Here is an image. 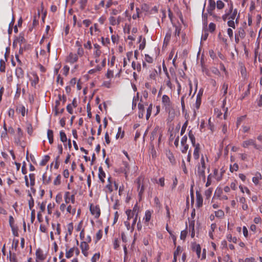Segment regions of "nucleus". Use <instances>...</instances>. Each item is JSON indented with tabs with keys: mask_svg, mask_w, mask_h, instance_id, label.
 <instances>
[{
	"mask_svg": "<svg viewBox=\"0 0 262 262\" xmlns=\"http://www.w3.org/2000/svg\"><path fill=\"white\" fill-rule=\"evenodd\" d=\"M192 249L193 251H195L198 257L200 258L201 252V247L200 245L199 244H195L194 246H193Z\"/></svg>",
	"mask_w": 262,
	"mask_h": 262,
	"instance_id": "473e14b6",
	"label": "nucleus"
},
{
	"mask_svg": "<svg viewBox=\"0 0 262 262\" xmlns=\"http://www.w3.org/2000/svg\"><path fill=\"white\" fill-rule=\"evenodd\" d=\"M203 199L201 194L199 192H196V205L198 207H200L203 205Z\"/></svg>",
	"mask_w": 262,
	"mask_h": 262,
	"instance_id": "f3484780",
	"label": "nucleus"
},
{
	"mask_svg": "<svg viewBox=\"0 0 262 262\" xmlns=\"http://www.w3.org/2000/svg\"><path fill=\"white\" fill-rule=\"evenodd\" d=\"M78 60V56L76 53L71 52L69 53L66 58V62L70 64H73L76 62Z\"/></svg>",
	"mask_w": 262,
	"mask_h": 262,
	"instance_id": "1a4fd4ad",
	"label": "nucleus"
},
{
	"mask_svg": "<svg viewBox=\"0 0 262 262\" xmlns=\"http://www.w3.org/2000/svg\"><path fill=\"white\" fill-rule=\"evenodd\" d=\"M215 6L216 3L214 0H209V4L207 8V11L210 15H213V11L215 8Z\"/></svg>",
	"mask_w": 262,
	"mask_h": 262,
	"instance_id": "9b49d317",
	"label": "nucleus"
},
{
	"mask_svg": "<svg viewBox=\"0 0 262 262\" xmlns=\"http://www.w3.org/2000/svg\"><path fill=\"white\" fill-rule=\"evenodd\" d=\"M162 105L165 112L168 113L169 116H174V109L172 102L169 97L167 95H163L162 97Z\"/></svg>",
	"mask_w": 262,
	"mask_h": 262,
	"instance_id": "f03ea898",
	"label": "nucleus"
},
{
	"mask_svg": "<svg viewBox=\"0 0 262 262\" xmlns=\"http://www.w3.org/2000/svg\"><path fill=\"white\" fill-rule=\"evenodd\" d=\"M37 205L39 207L40 210L39 211H41V213L45 211L46 206V202H42L41 203L38 202Z\"/></svg>",
	"mask_w": 262,
	"mask_h": 262,
	"instance_id": "09e8293b",
	"label": "nucleus"
},
{
	"mask_svg": "<svg viewBox=\"0 0 262 262\" xmlns=\"http://www.w3.org/2000/svg\"><path fill=\"white\" fill-rule=\"evenodd\" d=\"M132 66L134 70H136L138 72L141 71V66L140 63H136L135 61H133L132 63Z\"/></svg>",
	"mask_w": 262,
	"mask_h": 262,
	"instance_id": "c03bdc74",
	"label": "nucleus"
},
{
	"mask_svg": "<svg viewBox=\"0 0 262 262\" xmlns=\"http://www.w3.org/2000/svg\"><path fill=\"white\" fill-rule=\"evenodd\" d=\"M100 39L101 43L105 47H108V45L110 43V40L108 37L104 38V37H101Z\"/></svg>",
	"mask_w": 262,
	"mask_h": 262,
	"instance_id": "a19ab883",
	"label": "nucleus"
},
{
	"mask_svg": "<svg viewBox=\"0 0 262 262\" xmlns=\"http://www.w3.org/2000/svg\"><path fill=\"white\" fill-rule=\"evenodd\" d=\"M29 196L30 197V199L28 201L29 207V209L30 210H32V209H33V208L34 205V200H33L31 193H29Z\"/></svg>",
	"mask_w": 262,
	"mask_h": 262,
	"instance_id": "603ef678",
	"label": "nucleus"
},
{
	"mask_svg": "<svg viewBox=\"0 0 262 262\" xmlns=\"http://www.w3.org/2000/svg\"><path fill=\"white\" fill-rule=\"evenodd\" d=\"M98 171H99V173H98L99 179L102 183H104L105 182L104 178L105 177V173L104 171V170H103V168L102 167H99Z\"/></svg>",
	"mask_w": 262,
	"mask_h": 262,
	"instance_id": "aec40b11",
	"label": "nucleus"
},
{
	"mask_svg": "<svg viewBox=\"0 0 262 262\" xmlns=\"http://www.w3.org/2000/svg\"><path fill=\"white\" fill-rule=\"evenodd\" d=\"M241 146L244 148H248L250 146H252L255 149L259 150H260L262 148L261 146L257 144L256 141L254 139L251 138L247 139L243 141L241 144Z\"/></svg>",
	"mask_w": 262,
	"mask_h": 262,
	"instance_id": "7ed1b4c3",
	"label": "nucleus"
},
{
	"mask_svg": "<svg viewBox=\"0 0 262 262\" xmlns=\"http://www.w3.org/2000/svg\"><path fill=\"white\" fill-rule=\"evenodd\" d=\"M20 93H21L20 86L19 84H17V86H16V91L15 96H14L15 98H16V99L20 97Z\"/></svg>",
	"mask_w": 262,
	"mask_h": 262,
	"instance_id": "bf43d9fd",
	"label": "nucleus"
},
{
	"mask_svg": "<svg viewBox=\"0 0 262 262\" xmlns=\"http://www.w3.org/2000/svg\"><path fill=\"white\" fill-rule=\"evenodd\" d=\"M47 137L49 142L50 144H53L54 142V135L53 131L51 129H48L47 131Z\"/></svg>",
	"mask_w": 262,
	"mask_h": 262,
	"instance_id": "bb28decb",
	"label": "nucleus"
},
{
	"mask_svg": "<svg viewBox=\"0 0 262 262\" xmlns=\"http://www.w3.org/2000/svg\"><path fill=\"white\" fill-rule=\"evenodd\" d=\"M74 253V247L68 250L66 249V257L67 258H70L72 257Z\"/></svg>",
	"mask_w": 262,
	"mask_h": 262,
	"instance_id": "c9c22d12",
	"label": "nucleus"
},
{
	"mask_svg": "<svg viewBox=\"0 0 262 262\" xmlns=\"http://www.w3.org/2000/svg\"><path fill=\"white\" fill-rule=\"evenodd\" d=\"M61 178V177L60 174H58L53 181L54 185H56V186L60 185Z\"/></svg>",
	"mask_w": 262,
	"mask_h": 262,
	"instance_id": "680f3d73",
	"label": "nucleus"
},
{
	"mask_svg": "<svg viewBox=\"0 0 262 262\" xmlns=\"http://www.w3.org/2000/svg\"><path fill=\"white\" fill-rule=\"evenodd\" d=\"M64 199L66 204L69 203L70 202L74 204L75 203V195L74 194L70 195V192L67 191L64 194Z\"/></svg>",
	"mask_w": 262,
	"mask_h": 262,
	"instance_id": "ddd939ff",
	"label": "nucleus"
},
{
	"mask_svg": "<svg viewBox=\"0 0 262 262\" xmlns=\"http://www.w3.org/2000/svg\"><path fill=\"white\" fill-rule=\"evenodd\" d=\"M235 34L241 37V39H244L246 36V32L244 28L240 27L238 28L237 31L235 32Z\"/></svg>",
	"mask_w": 262,
	"mask_h": 262,
	"instance_id": "6ab92c4d",
	"label": "nucleus"
},
{
	"mask_svg": "<svg viewBox=\"0 0 262 262\" xmlns=\"http://www.w3.org/2000/svg\"><path fill=\"white\" fill-rule=\"evenodd\" d=\"M228 89V84L226 83H224L222 85V90L223 91V97H225L224 100L223 101V103L226 102V95L227 94Z\"/></svg>",
	"mask_w": 262,
	"mask_h": 262,
	"instance_id": "c85d7f7f",
	"label": "nucleus"
},
{
	"mask_svg": "<svg viewBox=\"0 0 262 262\" xmlns=\"http://www.w3.org/2000/svg\"><path fill=\"white\" fill-rule=\"evenodd\" d=\"M227 5L228 9L226 10V13L229 17V20L227 22V24L229 27L235 29V25L234 20L237 16V10L236 9L233 10V5L232 1H230Z\"/></svg>",
	"mask_w": 262,
	"mask_h": 262,
	"instance_id": "f257e3e1",
	"label": "nucleus"
},
{
	"mask_svg": "<svg viewBox=\"0 0 262 262\" xmlns=\"http://www.w3.org/2000/svg\"><path fill=\"white\" fill-rule=\"evenodd\" d=\"M103 231L102 230H99L96 234L95 242L97 243L100 241L102 237Z\"/></svg>",
	"mask_w": 262,
	"mask_h": 262,
	"instance_id": "a18cd8bd",
	"label": "nucleus"
},
{
	"mask_svg": "<svg viewBox=\"0 0 262 262\" xmlns=\"http://www.w3.org/2000/svg\"><path fill=\"white\" fill-rule=\"evenodd\" d=\"M151 212L150 210H146L145 213V216L143 217V220L145 224H148V222L151 219Z\"/></svg>",
	"mask_w": 262,
	"mask_h": 262,
	"instance_id": "a878e982",
	"label": "nucleus"
},
{
	"mask_svg": "<svg viewBox=\"0 0 262 262\" xmlns=\"http://www.w3.org/2000/svg\"><path fill=\"white\" fill-rule=\"evenodd\" d=\"M215 3L216 5L217 9L219 10L223 9L225 7L224 3L221 0L217 1L216 3Z\"/></svg>",
	"mask_w": 262,
	"mask_h": 262,
	"instance_id": "69168bd1",
	"label": "nucleus"
},
{
	"mask_svg": "<svg viewBox=\"0 0 262 262\" xmlns=\"http://www.w3.org/2000/svg\"><path fill=\"white\" fill-rule=\"evenodd\" d=\"M9 258L11 262H17L16 254L15 253H12L10 251H9Z\"/></svg>",
	"mask_w": 262,
	"mask_h": 262,
	"instance_id": "13d9d810",
	"label": "nucleus"
},
{
	"mask_svg": "<svg viewBox=\"0 0 262 262\" xmlns=\"http://www.w3.org/2000/svg\"><path fill=\"white\" fill-rule=\"evenodd\" d=\"M187 233H188V232H187L186 228L185 230L182 231L181 232V234H180L181 239L183 240V241L185 240V238L187 235Z\"/></svg>",
	"mask_w": 262,
	"mask_h": 262,
	"instance_id": "774afa93",
	"label": "nucleus"
},
{
	"mask_svg": "<svg viewBox=\"0 0 262 262\" xmlns=\"http://www.w3.org/2000/svg\"><path fill=\"white\" fill-rule=\"evenodd\" d=\"M15 74L17 78H21L24 77V72L22 68L20 67H17L15 70Z\"/></svg>",
	"mask_w": 262,
	"mask_h": 262,
	"instance_id": "393cba45",
	"label": "nucleus"
},
{
	"mask_svg": "<svg viewBox=\"0 0 262 262\" xmlns=\"http://www.w3.org/2000/svg\"><path fill=\"white\" fill-rule=\"evenodd\" d=\"M77 55L79 57H82L84 54V50L83 48H82V46L81 44H79L78 46V48L77 50Z\"/></svg>",
	"mask_w": 262,
	"mask_h": 262,
	"instance_id": "de8ad7c7",
	"label": "nucleus"
},
{
	"mask_svg": "<svg viewBox=\"0 0 262 262\" xmlns=\"http://www.w3.org/2000/svg\"><path fill=\"white\" fill-rule=\"evenodd\" d=\"M136 13L134 14L132 16V18L134 19H136L137 18H139V16H140V14L141 12V11L139 7H137L136 8Z\"/></svg>",
	"mask_w": 262,
	"mask_h": 262,
	"instance_id": "4d7b16f0",
	"label": "nucleus"
},
{
	"mask_svg": "<svg viewBox=\"0 0 262 262\" xmlns=\"http://www.w3.org/2000/svg\"><path fill=\"white\" fill-rule=\"evenodd\" d=\"M138 108L139 110V118H142L143 116V113L144 111V104L141 103L138 104Z\"/></svg>",
	"mask_w": 262,
	"mask_h": 262,
	"instance_id": "ea45409f",
	"label": "nucleus"
},
{
	"mask_svg": "<svg viewBox=\"0 0 262 262\" xmlns=\"http://www.w3.org/2000/svg\"><path fill=\"white\" fill-rule=\"evenodd\" d=\"M35 255L36 262H42L46 258V256L40 248H38L36 250Z\"/></svg>",
	"mask_w": 262,
	"mask_h": 262,
	"instance_id": "6e6552de",
	"label": "nucleus"
},
{
	"mask_svg": "<svg viewBox=\"0 0 262 262\" xmlns=\"http://www.w3.org/2000/svg\"><path fill=\"white\" fill-rule=\"evenodd\" d=\"M122 10L121 9V7H118L117 9H113L112 10V11L111 12V14L112 15H117L119 14L121 12Z\"/></svg>",
	"mask_w": 262,
	"mask_h": 262,
	"instance_id": "6e6d98bb",
	"label": "nucleus"
},
{
	"mask_svg": "<svg viewBox=\"0 0 262 262\" xmlns=\"http://www.w3.org/2000/svg\"><path fill=\"white\" fill-rule=\"evenodd\" d=\"M202 95L203 93L200 91L196 95V101L194 104V106L196 110H198L200 107L202 101Z\"/></svg>",
	"mask_w": 262,
	"mask_h": 262,
	"instance_id": "dca6fc26",
	"label": "nucleus"
},
{
	"mask_svg": "<svg viewBox=\"0 0 262 262\" xmlns=\"http://www.w3.org/2000/svg\"><path fill=\"white\" fill-rule=\"evenodd\" d=\"M50 156L48 155H46L45 156L44 158L40 161V165L41 166H45L47 162L50 160Z\"/></svg>",
	"mask_w": 262,
	"mask_h": 262,
	"instance_id": "3c124183",
	"label": "nucleus"
},
{
	"mask_svg": "<svg viewBox=\"0 0 262 262\" xmlns=\"http://www.w3.org/2000/svg\"><path fill=\"white\" fill-rule=\"evenodd\" d=\"M197 167L206 168V163L204 156L203 155H202L200 163L198 164Z\"/></svg>",
	"mask_w": 262,
	"mask_h": 262,
	"instance_id": "8fccbe9b",
	"label": "nucleus"
},
{
	"mask_svg": "<svg viewBox=\"0 0 262 262\" xmlns=\"http://www.w3.org/2000/svg\"><path fill=\"white\" fill-rule=\"evenodd\" d=\"M123 167L122 168V171L125 175H127L129 172V166L127 162H123Z\"/></svg>",
	"mask_w": 262,
	"mask_h": 262,
	"instance_id": "4c0bfd02",
	"label": "nucleus"
},
{
	"mask_svg": "<svg viewBox=\"0 0 262 262\" xmlns=\"http://www.w3.org/2000/svg\"><path fill=\"white\" fill-rule=\"evenodd\" d=\"M216 228V225L215 223H212L211 224L210 229L209 231V236L210 238H211L212 239H214L213 233Z\"/></svg>",
	"mask_w": 262,
	"mask_h": 262,
	"instance_id": "c756f323",
	"label": "nucleus"
},
{
	"mask_svg": "<svg viewBox=\"0 0 262 262\" xmlns=\"http://www.w3.org/2000/svg\"><path fill=\"white\" fill-rule=\"evenodd\" d=\"M94 51L93 55L94 57H100L102 52L101 50V47L97 43L94 44Z\"/></svg>",
	"mask_w": 262,
	"mask_h": 262,
	"instance_id": "2eb2a0df",
	"label": "nucleus"
},
{
	"mask_svg": "<svg viewBox=\"0 0 262 262\" xmlns=\"http://www.w3.org/2000/svg\"><path fill=\"white\" fill-rule=\"evenodd\" d=\"M218 38L220 41L223 42L225 45L227 46V39L226 38L225 35L220 32L218 34Z\"/></svg>",
	"mask_w": 262,
	"mask_h": 262,
	"instance_id": "2f4dec72",
	"label": "nucleus"
},
{
	"mask_svg": "<svg viewBox=\"0 0 262 262\" xmlns=\"http://www.w3.org/2000/svg\"><path fill=\"white\" fill-rule=\"evenodd\" d=\"M239 167L237 163H234L233 165H230V171L231 172L233 171H237L238 170Z\"/></svg>",
	"mask_w": 262,
	"mask_h": 262,
	"instance_id": "338daca9",
	"label": "nucleus"
},
{
	"mask_svg": "<svg viewBox=\"0 0 262 262\" xmlns=\"http://www.w3.org/2000/svg\"><path fill=\"white\" fill-rule=\"evenodd\" d=\"M152 109V104H150L147 109L146 118V119L148 120L150 117L151 111Z\"/></svg>",
	"mask_w": 262,
	"mask_h": 262,
	"instance_id": "5fc2aeb1",
	"label": "nucleus"
},
{
	"mask_svg": "<svg viewBox=\"0 0 262 262\" xmlns=\"http://www.w3.org/2000/svg\"><path fill=\"white\" fill-rule=\"evenodd\" d=\"M24 133L20 127L17 129L16 134L14 137V142L18 146L25 147V142L24 141Z\"/></svg>",
	"mask_w": 262,
	"mask_h": 262,
	"instance_id": "20e7f679",
	"label": "nucleus"
},
{
	"mask_svg": "<svg viewBox=\"0 0 262 262\" xmlns=\"http://www.w3.org/2000/svg\"><path fill=\"white\" fill-rule=\"evenodd\" d=\"M227 239L230 242H232L234 243H236L237 242V239L236 237H232L231 234H229L227 235Z\"/></svg>",
	"mask_w": 262,
	"mask_h": 262,
	"instance_id": "e2e57ef3",
	"label": "nucleus"
},
{
	"mask_svg": "<svg viewBox=\"0 0 262 262\" xmlns=\"http://www.w3.org/2000/svg\"><path fill=\"white\" fill-rule=\"evenodd\" d=\"M166 157L169 159L170 162L172 164H174L176 162L172 152L170 150H167L166 153Z\"/></svg>",
	"mask_w": 262,
	"mask_h": 262,
	"instance_id": "b1692460",
	"label": "nucleus"
},
{
	"mask_svg": "<svg viewBox=\"0 0 262 262\" xmlns=\"http://www.w3.org/2000/svg\"><path fill=\"white\" fill-rule=\"evenodd\" d=\"M136 209H135V208H133V210H132L130 209H127L125 211V213L127 216V221L129 222V220L134 217L135 213L136 212Z\"/></svg>",
	"mask_w": 262,
	"mask_h": 262,
	"instance_id": "412c9836",
	"label": "nucleus"
},
{
	"mask_svg": "<svg viewBox=\"0 0 262 262\" xmlns=\"http://www.w3.org/2000/svg\"><path fill=\"white\" fill-rule=\"evenodd\" d=\"M187 137L184 136L181 140V151L183 154H186L189 148V145L187 144Z\"/></svg>",
	"mask_w": 262,
	"mask_h": 262,
	"instance_id": "0eeeda50",
	"label": "nucleus"
},
{
	"mask_svg": "<svg viewBox=\"0 0 262 262\" xmlns=\"http://www.w3.org/2000/svg\"><path fill=\"white\" fill-rule=\"evenodd\" d=\"M94 4V9L96 11H98L101 8L104 7L105 4L104 0H101L98 4H96L95 3Z\"/></svg>",
	"mask_w": 262,
	"mask_h": 262,
	"instance_id": "f704fd0d",
	"label": "nucleus"
},
{
	"mask_svg": "<svg viewBox=\"0 0 262 262\" xmlns=\"http://www.w3.org/2000/svg\"><path fill=\"white\" fill-rule=\"evenodd\" d=\"M78 3L79 4L80 9L83 10L85 9L87 6L88 0H79Z\"/></svg>",
	"mask_w": 262,
	"mask_h": 262,
	"instance_id": "e433bc0d",
	"label": "nucleus"
},
{
	"mask_svg": "<svg viewBox=\"0 0 262 262\" xmlns=\"http://www.w3.org/2000/svg\"><path fill=\"white\" fill-rule=\"evenodd\" d=\"M194 147V150L193 152V158L195 160H198L200 158V155L201 152L200 144H198Z\"/></svg>",
	"mask_w": 262,
	"mask_h": 262,
	"instance_id": "4468645a",
	"label": "nucleus"
},
{
	"mask_svg": "<svg viewBox=\"0 0 262 262\" xmlns=\"http://www.w3.org/2000/svg\"><path fill=\"white\" fill-rule=\"evenodd\" d=\"M206 168H201L197 167V173L198 176L200 178H202L203 181H205L206 179V176H205V170Z\"/></svg>",
	"mask_w": 262,
	"mask_h": 262,
	"instance_id": "a211bd4d",
	"label": "nucleus"
},
{
	"mask_svg": "<svg viewBox=\"0 0 262 262\" xmlns=\"http://www.w3.org/2000/svg\"><path fill=\"white\" fill-rule=\"evenodd\" d=\"M163 70L164 71H165V74L167 76V80H166V85L169 88V89H171L172 88V83L170 81V76H169V75L166 70V68H163Z\"/></svg>",
	"mask_w": 262,
	"mask_h": 262,
	"instance_id": "7c9ffc66",
	"label": "nucleus"
},
{
	"mask_svg": "<svg viewBox=\"0 0 262 262\" xmlns=\"http://www.w3.org/2000/svg\"><path fill=\"white\" fill-rule=\"evenodd\" d=\"M82 24L85 28H88L92 25V21L89 19H85L82 20Z\"/></svg>",
	"mask_w": 262,
	"mask_h": 262,
	"instance_id": "864d4df0",
	"label": "nucleus"
},
{
	"mask_svg": "<svg viewBox=\"0 0 262 262\" xmlns=\"http://www.w3.org/2000/svg\"><path fill=\"white\" fill-rule=\"evenodd\" d=\"M31 74L32 77L30 78V80L31 81V85L35 89L36 88V85L39 82V77L37 74L35 72L32 73Z\"/></svg>",
	"mask_w": 262,
	"mask_h": 262,
	"instance_id": "9d476101",
	"label": "nucleus"
},
{
	"mask_svg": "<svg viewBox=\"0 0 262 262\" xmlns=\"http://www.w3.org/2000/svg\"><path fill=\"white\" fill-rule=\"evenodd\" d=\"M189 230L190 232V235L192 238L194 237L195 231H194V222L192 221L189 224Z\"/></svg>",
	"mask_w": 262,
	"mask_h": 262,
	"instance_id": "cd10ccee",
	"label": "nucleus"
},
{
	"mask_svg": "<svg viewBox=\"0 0 262 262\" xmlns=\"http://www.w3.org/2000/svg\"><path fill=\"white\" fill-rule=\"evenodd\" d=\"M215 216L216 217L222 219L224 217L225 213L223 210L219 209L217 211L214 212Z\"/></svg>",
	"mask_w": 262,
	"mask_h": 262,
	"instance_id": "79ce46f5",
	"label": "nucleus"
},
{
	"mask_svg": "<svg viewBox=\"0 0 262 262\" xmlns=\"http://www.w3.org/2000/svg\"><path fill=\"white\" fill-rule=\"evenodd\" d=\"M59 135L60 141L63 143L66 142L67 141V138L66 134H65L63 130L60 131Z\"/></svg>",
	"mask_w": 262,
	"mask_h": 262,
	"instance_id": "37998d69",
	"label": "nucleus"
},
{
	"mask_svg": "<svg viewBox=\"0 0 262 262\" xmlns=\"http://www.w3.org/2000/svg\"><path fill=\"white\" fill-rule=\"evenodd\" d=\"M262 176L260 172H257L255 173V176L252 178V182L253 183L257 185L259 184V181L261 180Z\"/></svg>",
	"mask_w": 262,
	"mask_h": 262,
	"instance_id": "4be33fe9",
	"label": "nucleus"
},
{
	"mask_svg": "<svg viewBox=\"0 0 262 262\" xmlns=\"http://www.w3.org/2000/svg\"><path fill=\"white\" fill-rule=\"evenodd\" d=\"M89 33L91 36H98L101 33L100 29L97 23H94L90 27Z\"/></svg>",
	"mask_w": 262,
	"mask_h": 262,
	"instance_id": "39448f33",
	"label": "nucleus"
},
{
	"mask_svg": "<svg viewBox=\"0 0 262 262\" xmlns=\"http://www.w3.org/2000/svg\"><path fill=\"white\" fill-rule=\"evenodd\" d=\"M108 20L110 25L112 26L118 25V22L116 20V18L114 16H111L108 18Z\"/></svg>",
	"mask_w": 262,
	"mask_h": 262,
	"instance_id": "49530a36",
	"label": "nucleus"
},
{
	"mask_svg": "<svg viewBox=\"0 0 262 262\" xmlns=\"http://www.w3.org/2000/svg\"><path fill=\"white\" fill-rule=\"evenodd\" d=\"M80 247L81 249V252L82 254L85 257H87L89 254L88 251L89 249V246L88 245V243L82 241L80 243Z\"/></svg>",
	"mask_w": 262,
	"mask_h": 262,
	"instance_id": "f8f14e48",
	"label": "nucleus"
},
{
	"mask_svg": "<svg viewBox=\"0 0 262 262\" xmlns=\"http://www.w3.org/2000/svg\"><path fill=\"white\" fill-rule=\"evenodd\" d=\"M188 136L192 146H195L198 144H200L199 143H196L194 135L192 133V131L191 130H189L188 133Z\"/></svg>",
	"mask_w": 262,
	"mask_h": 262,
	"instance_id": "5701e85b",
	"label": "nucleus"
},
{
	"mask_svg": "<svg viewBox=\"0 0 262 262\" xmlns=\"http://www.w3.org/2000/svg\"><path fill=\"white\" fill-rule=\"evenodd\" d=\"M90 210L91 214L95 216V219H98L99 217L101 211L98 205H94L91 204L90 206Z\"/></svg>",
	"mask_w": 262,
	"mask_h": 262,
	"instance_id": "423d86ee",
	"label": "nucleus"
},
{
	"mask_svg": "<svg viewBox=\"0 0 262 262\" xmlns=\"http://www.w3.org/2000/svg\"><path fill=\"white\" fill-rule=\"evenodd\" d=\"M29 177L30 178V186L33 187L35 183V175L34 173H30Z\"/></svg>",
	"mask_w": 262,
	"mask_h": 262,
	"instance_id": "58836bf2",
	"label": "nucleus"
},
{
	"mask_svg": "<svg viewBox=\"0 0 262 262\" xmlns=\"http://www.w3.org/2000/svg\"><path fill=\"white\" fill-rule=\"evenodd\" d=\"M239 189H240V190H241L242 192L244 193L245 191H246V192L248 195H250L251 192H250V190L248 189V187H245V186L244 187L242 185H239Z\"/></svg>",
	"mask_w": 262,
	"mask_h": 262,
	"instance_id": "0e129e2a",
	"label": "nucleus"
},
{
	"mask_svg": "<svg viewBox=\"0 0 262 262\" xmlns=\"http://www.w3.org/2000/svg\"><path fill=\"white\" fill-rule=\"evenodd\" d=\"M223 194V189L221 188L217 187L215 191L214 196L212 199V202L214 198V197H216L217 199H219L221 195Z\"/></svg>",
	"mask_w": 262,
	"mask_h": 262,
	"instance_id": "72a5a7b5",
	"label": "nucleus"
},
{
	"mask_svg": "<svg viewBox=\"0 0 262 262\" xmlns=\"http://www.w3.org/2000/svg\"><path fill=\"white\" fill-rule=\"evenodd\" d=\"M101 70V67L97 65L94 69H91L89 71V74H93L97 72H99Z\"/></svg>",
	"mask_w": 262,
	"mask_h": 262,
	"instance_id": "052dcab7",
	"label": "nucleus"
}]
</instances>
